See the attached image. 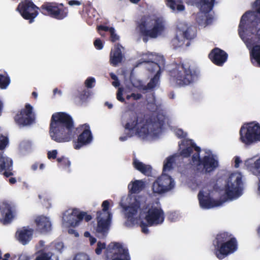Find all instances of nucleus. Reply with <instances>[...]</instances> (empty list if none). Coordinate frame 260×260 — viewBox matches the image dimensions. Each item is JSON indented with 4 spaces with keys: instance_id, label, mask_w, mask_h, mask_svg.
Here are the masks:
<instances>
[{
    "instance_id": "nucleus-1",
    "label": "nucleus",
    "mask_w": 260,
    "mask_h": 260,
    "mask_svg": "<svg viewBox=\"0 0 260 260\" xmlns=\"http://www.w3.org/2000/svg\"><path fill=\"white\" fill-rule=\"evenodd\" d=\"M127 201V204L122 205L127 226L139 224L141 231L147 234L148 226L160 224L164 221L165 214L158 202L146 204L145 197L136 195L128 196Z\"/></svg>"
},
{
    "instance_id": "nucleus-2",
    "label": "nucleus",
    "mask_w": 260,
    "mask_h": 260,
    "mask_svg": "<svg viewBox=\"0 0 260 260\" xmlns=\"http://www.w3.org/2000/svg\"><path fill=\"white\" fill-rule=\"evenodd\" d=\"M77 131L82 133L77 140L73 142L74 148L79 149L90 143L92 140L89 126L84 124L75 129L71 117L67 114L58 112L52 115L50 129V135L52 140L58 143L69 142L74 137Z\"/></svg>"
},
{
    "instance_id": "nucleus-3",
    "label": "nucleus",
    "mask_w": 260,
    "mask_h": 260,
    "mask_svg": "<svg viewBox=\"0 0 260 260\" xmlns=\"http://www.w3.org/2000/svg\"><path fill=\"white\" fill-rule=\"evenodd\" d=\"M221 188V186H220ZM224 194L222 199H217L218 194L216 190L210 191L207 188H203L198 194L200 205L203 209H210L221 206L228 200H235L242 194V175L239 172L229 173L225 179L224 186L221 187Z\"/></svg>"
},
{
    "instance_id": "nucleus-4",
    "label": "nucleus",
    "mask_w": 260,
    "mask_h": 260,
    "mask_svg": "<svg viewBox=\"0 0 260 260\" xmlns=\"http://www.w3.org/2000/svg\"><path fill=\"white\" fill-rule=\"evenodd\" d=\"M166 121V117L161 114L147 119L133 115L123 125L125 135L120 136L119 140L124 142L134 136L145 140L157 138L162 133Z\"/></svg>"
},
{
    "instance_id": "nucleus-5",
    "label": "nucleus",
    "mask_w": 260,
    "mask_h": 260,
    "mask_svg": "<svg viewBox=\"0 0 260 260\" xmlns=\"http://www.w3.org/2000/svg\"><path fill=\"white\" fill-rule=\"evenodd\" d=\"M180 154L184 157L193 153L190 162L193 169L202 174L209 173L218 167L217 155L210 150H201L191 140L184 139L179 144Z\"/></svg>"
},
{
    "instance_id": "nucleus-6",
    "label": "nucleus",
    "mask_w": 260,
    "mask_h": 260,
    "mask_svg": "<svg viewBox=\"0 0 260 260\" xmlns=\"http://www.w3.org/2000/svg\"><path fill=\"white\" fill-rule=\"evenodd\" d=\"M248 14L242 17L239 29V34L246 44L247 47L250 49L251 61L255 65L260 67V45H256L257 40L260 39V36L257 35V29H243V25L245 19Z\"/></svg>"
},
{
    "instance_id": "nucleus-7",
    "label": "nucleus",
    "mask_w": 260,
    "mask_h": 260,
    "mask_svg": "<svg viewBox=\"0 0 260 260\" xmlns=\"http://www.w3.org/2000/svg\"><path fill=\"white\" fill-rule=\"evenodd\" d=\"M139 29L143 35L155 38L164 31L163 19L157 16H148L139 25Z\"/></svg>"
},
{
    "instance_id": "nucleus-8",
    "label": "nucleus",
    "mask_w": 260,
    "mask_h": 260,
    "mask_svg": "<svg viewBox=\"0 0 260 260\" xmlns=\"http://www.w3.org/2000/svg\"><path fill=\"white\" fill-rule=\"evenodd\" d=\"M196 28L189 25L186 21H179L177 25V31L175 38L172 41L173 45L175 47L187 46V40L193 39L196 36Z\"/></svg>"
},
{
    "instance_id": "nucleus-9",
    "label": "nucleus",
    "mask_w": 260,
    "mask_h": 260,
    "mask_svg": "<svg viewBox=\"0 0 260 260\" xmlns=\"http://www.w3.org/2000/svg\"><path fill=\"white\" fill-rule=\"evenodd\" d=\"M171 79L179 85H188L196 79L189 67L183 63L176 64L170 71Z\"/></svg>"
},
{
    "instance_id": "nucleus-10",
    "label": "nucleus",
    "mask_w": 260,
    "mask_h": 260,
    "mask_svg": "<svg viewBox=\"0 0 260 260\" xmlns=\"http://www.w3.org/2000/svg\"><path fill=\"white\" fill-rule=\"evenodd\" d=\"M112 205V201L105 200L102 204V210L97 213V226L95 230L102 237L105 236L109 230L112 216L109 209Z\"/></svg>"
},
{
    "instance_id": "nucleus-11",
    "label": "nucleus",
    "mask_w": 260,
    "mask_h": 260,
    "mask_svg": "<svg viewBox=\"0 0 260 260\" xmlns=\"http://www.w3.org/2000/svg\"><path fill=\"white\" fill-rule=\"evenodd\" d=\"M240 140L244 144L250 145L260 142V124L253 121L243 125L240 129Z\"/></svg>"
},
{
    "instance_id": "nucleus-12",
    "label": "nucleus",
    "mask_w": 260,
    "mask_h": 260,
    "mask_svg": "<svg viewBox=\"0 0 260 260\" xmlns=\"http://www.w3.org/2000/svg\"><path fill=\"white\" fill-rule=\"evenodd\" d=\"M213 2L214 0H196V6L200 9L196 20L201 27H205L212 22Z\"/></svg>"
},
{
    "instance_id": "nucleus-13",
    "label": "nucleus",
    "mask_w": 260,
    "mask_h": 260,
    "mask_svg": "<svg viewBox=\"0 0 260 260\" xmlns=\"http://www.w3.org/2000/svg\"><path fill=\"white\" fill-rule=\"evenodd\" d=\"M156 56L151 53L143 54L142 58L140 59L139 64L142 62L148 63L147 68L149 71L156 72V73L153 78L146 85V92L149 90H152L158 86L159 84L160 67L157 63L155 62Z\"/></svg>"
},
{
    "instance_id": "nucleus-14",
    "label": "nucleus",
    "mask_w": 260,
    "mask_h": 260,
    "mask_svg": "<svg viewBox=\"0 0 260 260\" xmlns=\"http://www.w3.org/2000/svg\"><path fill=\"white\" fill-rule=\"evenodd\" d=\"M106 260H131L128 250L120 243L111 242L105 251Z\"/></svg>"
},
{
    "instance_id": "nucleus-15",
    "label": "nucleus",
    "mask_w": 260,
    "mask_h": 260,
    "mask_svg": "<svg viewBox=\"0 0 260 260\" xmlns=\"http://www.w3.org/2000/svg\"><path fill=\"white\" fill-rule=\"evenodd\" d=\"M91 219V215L84 212H80L77 209H70L66 211L62 216L63 224L66 226L74 227L79 225L82 220L87 222Z\"/></svg>"
},
{
    "instance_id": "nucleus-16",
    "label": "nucleus",
    "mask_w": 260,
    "mask_h": 260,
    "mask_svg": "<svg viewBox=\"0 0 260 260\" xmlns=\"http://www.w3.org/2000/svg\"><path fill=\"white\" fill-rule=\"evenodd\" d=\"M253 8L255 11H250L245 13L242 17L246 14H248L247 17L245 19L244 23L243 25V29H254V32L257 29V35L260 36V19L257 17V14L260 15V0H256L253 5Z\"/></svg>"
},
{
    "instance_id": "nucleus-17",
    "label": "nucleus",
    "mask_w": 260,
    "mask_h": 260,
    "mask_svg": "<svg viewBox=\"0 0 260 260\" xmlns=\"http://www.w3.org/2000/svg\"><path fill=\"white\" fill-rule=\"evenodd\" d=\"M175 186V182L168 174L162 173L153 183L152 190L153 192L161 194L173 189Z\"/></svg>"
},
{
    "instance_id": "nucleus-18",
    "label": "nucleus",
    "mask_w": 260,
    "mask_h": 260,
    "mask_svg": "<svg viewBox=\"0 0 260 260\" xmlns=\"http://www.w3.org/2000/svg\"><path fill=\"white\" fill-rule=\"evenodd\" d=\"M38 7L29 1H25L21 3L17 8V11L24 19L29 20V23H32L38 15Z\"/></svg>"
},
{
    "instance_id": "nucleus-19",
    "label": "nucleus",
    "mask_w": 260,
    "mask_h": 260,
    "mask_svg": "<svg viewBox=\"0 0 260 260\" xmlns=\"http://www.w3.org/2000/svg\"><path fill=\"white\" fill-rule=\"evenodd\" d=\"M32 110V107L28 104H26L25 108L15 116L16 123L20 126H27L34 123L35 116Z\"/></svg>"
},
{
    "instance_id": "nucleus-20",
    "label": "nucleus",
    "mask_w": 260,
    "mask_h": 260,
    "mask_svg": "<svg viewBox=\"0 0 260 260\" xmlns=\"http://www.w3.org/2000/svg\"><path fill=\"white\" fill-rule=\"evenodd\" d=\"M237 249L236 240L235 238H232L220 245H215L214 253L218 258L222 259L227 255L234 253Z\"/></svg>"
},
{
    "instance_id": "nucleus-21",
    "label": "nucleus",
    "mask_w": 260,
    "mask_h": 260,
    "mask_svg": "<svg viewBox=\"0 0 260 260\" xmlns=\"http://www.w3.org/2000/svg\"><path fill=\"white\" fill-rule=\"evenodd\" d=\"M17 216L16 207L8 203L3 202L0 203V220L4 223H9Z\"/></svg>"
},
{
    "instance_id": "nucleus-22",
    "label": "nucleus",
    "mask_w": 260,
    "mask_h": 260,
    "mask_svg": "<svg viewBox=\"0 0 260 260\" xmlns=\"http://www.w3.org/2000/svg\"><path fill=\"white\" fill-rule=\"evenodd\" d=\"M42 9L47 11L48 14L57 19H62L67 16L68 12L66 9L59 8L56 4H50L44 5Z\"/></svg>"
},
{
    "instance_id": "nucleus-23",
    "label": "nucleus",
    "mask_w": 260,
    "mask_h": 260,
    "mask_svg": "<svg viewBox=\"0 0 260 260\" xmlns=\"http://www.w3.org/2000/svg\"><path fill=\"white\" fill-rule=\"evenodd\" d=\"M36 230L42 234H46L51 230V222L49 217L38 215L34 219Z\"/></svg>"
},
{
    "instance_id": "nucleus-24",
    "label": "nucleus",
    "mask_w": 260,
    "mask_h": 260,
    "mask_svg": "<svg viewBox=\"0 0 260 260\" xmlns=\"http://www.w3.org/2000/svg\"><path fill=\"white\" fill-rule=\"evenodd\" d=\"M13 160L3 152L0 153V173L8 177L13 175Z\"/></svg>"
},
{
    "instance_id": "nucleus-25",
    "label": "nucleus",
    "mask_w": 260,
    "mask_h": 260,
    "mask_svg": "<svg viewBox=\"0 0 260 260\" xmlns=\"http://www.w3.org/2000/svg\"><path fill=\"white\" fill-rule=\"evenodd\" d=\"M34 230L29 226H24L17 230L15 237L16 240L23 245L27 244L32 239Z\"/></svg>"
},
{
    "instance_id": "nucleus-26",
    "label": "nucleus",
    "mask_w": 260,
    "mask_h": 260,
    "mask_svg": "<svg viewBox=\"0 0 260 260\" xmlns=\"http://www.w3.org/2000/svg\"><path fill=\"white\" fill-rule=\"evenodd\" d=\"M247 169L254 175L260 176V156L255 155L244 161Z\"/></svg>"
},
{
    "instance_id": "nucleus-27",
    "label": "nucleus",
    "mask_w": 260,
    "mask_h": 260,
    "mask_svg": "<svg viewBox=\"0 0 260 260\" xmlns=\"http://www.w3.org/2000/svg\"><path fill=\"white\" fill-rule=\"evenodd\" d=\"M209 57L214 63L221 66L226 61L228 54L224 51L215 48L211 51L209 54Z\"/></svg>"
},
{
    "instance_id": "nucleus-28",
    "label": "nucleus",
    "mask_w": 260,
    "mask_h": 260,
    "mask_svg": "<svg viewBox=\"0 0 260 260\" xmlns=\"http://www.w3.org/2000/svg\"><path fill=\"white\" fill-rule=\"evenodd\" d=\"M122 57L121 47L119 45L115 46L112 49L110 53V61L111 63L114 66L118 65L121 62Z\"/></svg>"
},
{
    "instance_id": "nucleus-29",
    "label": "nucleus",
    "mask_w": 260,
    "mask_h": 260,
    "mask_svg": "<svg viewBox=\"0 0 260 260\" xmlns=\"http://www.w3.org/2000/svg\"><path fill=\"white\" fill-rule=\"evenodd\" d=\"M179 156L175 154L166 158L164 161L162 173H167L173 170L177 160H179Z\"/></svg>"
},
{
    "instance_id": "nucleus-30",
    "label": "nucleus",
    "mask_w": 260,
    "mask_h": 260,
    "mask_svg": "<svg viewBox=\"0 0 260 260\" xmlns=\"http://www.w3.org/2000/svg\"><path fill=\"white\" fill-rule=\"evenodd\" d=\"M166 5L174 12H181L185 9L183 0H166Z\"/></svg>"
},
{
    "instance_id": "nucleus-31",
    "label": "nucleus",
    "mask_w": 260,
    "mask_h": 260,
    "mask_svg": "<svg viewBox=\"0 0 260 260\" xmlns=\"http://www.w3.org/2000/svg\"><path fill=\"white\" fill-rule=\"evenodd\" d=\"M145 182L143 180H136L131 181L128 185V188L132 193H139L144 189Z\"/></svg>"
},
{
    "instance_id": "nucleus-32",
    "label": "nucleus",
    "mask_w": 260,
    "mask_h": 260,
    "mask_svg": "<svg viewBox=\"0 0 260 260\" xmlns=\"http://www.w3.org/2000/svg\"><path fill=\"white\" fill-rule=\"evenodd\" d=\"M133 166L136 169L146 175L149 176L151 174V167L149 165L143 164L137 159H134Z\"/></svg>"
},
{
    "instance_id": "nucleus-33",
    "label": "nucleus",
    "mask_w": 260,
    "mask_h": 260,
    "mask_svg": "<svg viewBox=\"0 0 260 260\" xmlns=\"http://www.w3.org/2000/svg\"><path fill=\"white\" fill-rule=\"evenodd\" d=\"M233 238L231 237V235L227 233H222L217 235L216 237V243L215 245H219L223 243L230 240V239Z\"/></svg>"
},
{
    "instance_id": "nucleus-34",
    "label": "nucleus",
    "mask_w": 260,
    "mask_h": 260,
    "mask_svg": "<svg viewBox=\"0 0 260 260\" xmlns=\"http://www.w3.org/2000/svg\"><path fill=\"white\" fill-rule=\"evenodd\" d=\"M131 82L134 87L140 91L144 92H146V85L144 84L142 81L137 78H132Z\"/></svg>"
},
{
    "instance_id": "nucleus-35",
    "label": "nucleus",
    "mask_w": 260,
    "mask_h": 260,
    "mask_svg": "<svg viewBox=\"0 0 260 260\" xmlns=\"http://www.w3.org/2000/svg\"><path fill=\"white\" fill-rule=\"evenodd\" d=\"M36 260H58V257L55 254L49 252H43L39 254Z\"/></svg>"
},
{
    "instance_id": "nucleus-36",
    "label": "nucleus",
    "mask_w": 260,
    "mask_h": 260,
    "mask_svg": "<svg viewBox=\"0 0 260 260\" xmlns=\"http://www.w3.org/2000/svg\"><path fill=\"white\" fill-rule=\"evenodd\" d=\"M147 108L152 111H155L158 108V104L153 95L150 99H147Z\"/></svg>"
},
{
    "instance_id": "nucleus-37",
    "label": "nucleus",
    "mask_w": 260,
    "mask_h": 260,
    "mask_svg": "<svg viewBox=\"0 0 260 260\" xmlns=\"http://www.w3.org/2000/svg\"><path fill=\"white\" fill-rule=\"evenodd\" d=\"M10 83V78L6 75L0 74V88L6 89Z\"/></svg>"
},
{
    "instance_id": "nucleus-38",
    "label": "nucleus",
    "mask_w": 260,
    "mask_h": 260,
    "mask_svg": "<svg viewBox=\"0 0 260 260\" xmlns=\"http://www.w3.org/2000/svg\"><path fill=\"white\" fill-rule=\"evenodd\" d=\"M57 161L63 166L64 169H66L68 172H71V162L68 158L64 157H62V158H57Z\"/></svg>"
},
{
    "instance_id": "nucleus-39",
    "label": "nucleus",
    "mask_w": 260,
    "mask_h": 260,
    "mask_svg": "<svg viewBox=\"0 0 260 260\" xmlns=\"http://www.w3.org/2000/svg\"><path fill=\"white\" fill-rule=\"evenodd\" d=\"M32 146V143L30 141L28 140H24L22 141L20 144V147L22 150L28 151Z\"/></svg>"
},
{
    "instance_id": "nucleus-40",
    "label": "nucleus",
    "mask_w": 260,
    "mask_h": 260,
    "mask_svg": "<svg viewBox=\"0 0 260 260\" xmlns=\"http://www.w3.org/2000/svg\"><path fill=\"white\" fill-rule=\"evenodd\" d=\"M127 92L124 90V88L120 87L118 88L117 94V99L121 102H125V99L123 97V94H126Z\"/></svg>"
},
{
    "instance_id": "nucleus-41",
    "label": "nucleus",
    "mask_w": 260,
    "mask_h": 260,
    "mask_svg": "<svg viewBox=\"0 0 260 260\" xmlns=\"http://www.w3.org/2000/svg\"><path fill=\"white\" fill-rule=\"evenodd\" d=\"M142 94L140 93L133 92L130 94H127L126 95V99L127 100H129L131 99H133V100L138 101L142 98Z\"/></svg>"
},
{
    "instance_id": "nucleus-42",
    "label": "nucleus",
    "mask_w": 260,
    "mask_h": 260,
    "mask_svg": "<svg viewBox=\"0 0 260 260\" xmlns=\"http://www.w3.org/2000/svg\"><path fill=\"white\" fill-rule=\"evenodd\" d=\"M8 144V140L7 137L0 134V150L5 148Z\"/></svg>"
},
{
    "instance_id": "nucleus-43",
    "label": "nucleus",
    "mask_w": 260,
    "mask_h": 260,
    "mask_svg": "<svg viewBox=\"0 0 260 260\" xmlns=\"http://www.w3.org/2000/svg\"><path fill=\"white\" fill-rule=\"evenodd\" d=\"M95 80L93 77H88L85 81V85L86 87L89 88H91L94 86Z\"/></svg>"
},
{
    "instance_id": "nucleus-44",
    "label": "nucleus",
    "mask_w": 260,
    "mask_h": 260,
    "mask_svg": "<svg viewBox=\"0 0 260 260\" xmlns=\"http://www.w3.org/2000/svg\"><path fill=\"white\" fill-rule=\"evenodd\" d=\"M74 260H90L88 255L84 253H80L77 254Z\"/></svg>"
},
{
    "instance_id": "nucleus-45",
    "label": "nucleus",
    "mask_w": 260,
    "mask_h": 260,
    "mask_svg": "<svg viewBox=\"0 0 260 260\" xmlns=\"http://www.w3.org/2000/svg\"><path fill=\"white\" fill-rule=\"evenodd\" d=\"M16 253H7L3 256L2 255V252L0 250V259L2 260H12L13 256H15Z\"/></svg>"
},
{
    "instance_id": "nucleus-46",
    "label": "nucleus",
    "mask_w": 260,
    "mask_h": 260,
    "mask_svg": "<svg viewBox=\"0 0 260 260\" xmlns=\"http://www.w3.org/2000/svg\"><path fill=\"white\" fill-rule=\"evenodd\" d=\"M106 248V244L105 243L101 242H98L97 247L95 249V252L96 254L99 255L102 253V250Z\"/></svg>"
},
{
    "instance_id": "nucleus-47",
    "label": "nucleus",
    "mask_w": 260,
    "mask_h": 260,
    "mask_svg": "<svg viewBox=\"0 0 260 260\" xmlns=\"http://www.w3.org/2000/svg\"><path fill=\"white\" fill-rule=\"evenodd\" d=\"M28 256L24 253H16L12 260H28Z\"/></svg>"
},
{
    "instance_id": "nucleus-48",
    "label": "nucleus",
    "mask_w": 260,
    "mask_h": 260,
    "mask_svg": "<svg viewBox=\"0 0 260 260\" xmlns=\"http://www.w3.org/2000/svg\"><path fill=\"white\" fill-rule=\"evenodd\" d=\"M98 32L102 36H104V34H103L102 31H109L110 32V29L111 27H109L106 26L100 25L97 27Z\"/></svg>"
},
{
    "instance_id": "nucleus-49",
    "label": "nucleus",
    "mask_w": 260,
    "mask_h": 260,
    "mask_svg": "<svg viewBox=\"0 0 260 260\" xmlns=\"http://www.w3.org/2000/svg\"><path fill=\"white\" fill-rule=\"evenodd\" d=\"M110 34L111 41L115 42L119 39V36L115 33V29L113 27H111Z\"/></svg>"
},
{
    "instance_id": "nucleus-50",
    "label": "nucleus",
    "mask_w": 260,
    "mask_h": 260,
    "mask_svg": "<svg viewBox=\"0 0 260 260\" xmlns=\"http://www.w3.org/2000/svg\"><path fill=\"white\" fill-rule=\"evenodd\" d=\"M234 167L236 168H238L240 165L242 163V161L241 158L238 156H236L233 158Z\"/></svg>"
},
{
    "instance_id": "nucleus-51",
    "label": "nucleus",
    "mask_w": 260,
    "mask_h": 260,
    "mask_svg": "<svg viewBox=\"0 0 260 260\" xmlns=\"http://www.w3.org/2000/svg\"><path fill=\"white\" fill-rule=\"evenodd\" d=\"M175 133L179 138H183L186 136V133L184 132L182 129L180 128L175 129Z\"/></svg>"
},
{
    "instance_id": "nucleus-52",
    "label": "nucleus",
    "mask_w": 260,
    "mask_h": 260,
    "mask_svg": "<svg viewBox=\"0 0 260 260\" xmlns=\"http://www.w3.org/2000/svg\"><path fill=\"white\" fill-rule=\"evenodd\" d=\"M57 154V151L56 150H53L52 151H49L48 152V157L49 159H54L56 158Z\"/></svg>"
},
{
    "instance_id": "nucleus-53",
    "label": "nucleus",
    "mask_w": 260,
    "mask_h": 260,
    "mask_svg": "<svg viewBox=\"0 0 260 260\" xmlns=\"http://www.w3.org/2000/svg\"><path fill=\"white\" fill-rule=\"evenodd\" d=\"M94 45L96 49L99 50L102 49L103 47L102 41L99 39L95 40Z\"/></svg>"
},
{
    "instance_id": "nucleus-54",
    "label": "nucleus",
    "mask_w": 260,
    "mask_h": 260,
    "mask_svg": "<svg viewBox=\"0 0 260 260\" xmlns=\"http://www.w3.org/2000/svg\"><path fill=\"white\" fill-rule=\"evenodd\" d=\"M69 5L70 6H74V5H77L79 6L81 5V3L79 1H75V0H72L69 2Z\"/></svg>"
},
{
    "instance_id": "nucleus-55",
    "label": "nucleus",
    "mask_w": 260,
    "mask_h": 260,
    "mask_svg": "<svg viewBox=\"0 0 260 260\" xmlns=\"http://www.w3.org/2000/svg\"><path fill=\"white\" fill-rule=\"evenodd\" d=\"M68 233L69 234L74 235L75 237L79 236V234L73 229H69Z\"/></svg>"
},
{
    "instance_id": "nucleus-56",
    "label": "nucleus",
    "mask_w": 260,
    "mask_h": 260,
    "mask_svg": "<svg viewBox=\"0 0 260 260\" xmlns=\"http://www.w3.org/2000/svg\"><path fill=\"white\" fill-rule=\"evenodd\" d=\"M63 247V245L62 242H58L55 245L56 249L58 251L61 250Z\"/></svg>"
},
{
    "instance_id": "nucleus-57",
    "label": "nucleus",
    "mask_w": 260,
    "mask_h": 260,
    "mask_svg": "<svg viewBox=\"0 0 260 260\" xmlns=\"http://www.w3.org/2000/svg\"><path fill=\"white\" fill-rule=\"evenodd\" d=\"M89 240L90 244L91 245L94 244L96 241V239L92 236L90 237V238Z\"/></svg>"
},
{
    "instance_id": "nucleus-58",
    "label": "nucleus",
    "mask_w": 260,
    "mask_h": 260,
    "mask_svg": "<svg viewBox=\"0 0 260 260\" xmlns=\"http://www.w3.org/2000/svg\"><path fill=\"white\" fill-rule=\"evenodd\" d=\"M9 182L11 184H14L16 182V180L15 178L11 177L9 179Z\"/></svg>"
},
{
    "instance_id": "nucleus-59",
    "label": "nucleus",
    "mask_w": 260,
    "mask_h": 260,
    "mask_svg": "<svg viewBox=\"0 0 260 260\" xmlns=\"http://www.w3.org/2000/svg\"><path fill=\"white\" fill-rule=\"evenodd\" d=\"M112 85L115 86V87H117L119 85V83L117 80H114L113 82H112Z\"/></svg>"
},
{
    "instance_id": "nucleus-60",
    "label": "nucleus",
    "mask_w": 260,
    "mask_h": 260,
    "mask_svg": "<svg viewBox=\"0 0 260 260\" xmlns=\"http://www.w3.org/2000/svg\"><path fill=\"white\" fill-rule=\"evenodd\" d=\"M110 76H111V78L114 80H118L117 77L113 73L110 74Z\"/></svg>"
},
{
    "instance_id": "nucleus-61",
    "label": "nucleus",
    "mask_w": 260,
    "mask_h": 260,
    "mask_svg": "<svg viewBox=\"0 0 260 260\" xmlns=\"http://www.w3.org/2000/svg\"><path fill=\"white\" fill-rule=\"evenodd\" d=\"M39 245L41 247V249H40V250H42V249L43 248L44 246V242L43 241H40L39 242Z\"/></svg>"
},
{
    "instance_id": "nucleus-62",
    "label": "nucleus",
    "mask_w": 260,
    "mask_h": 260,
    "mask_svg": "<svg viewBox=\"0 0 260 260\" xmlns=\"http://www.w3.org/2000/svg\"><path fill=\"white\" fill-rule=\"evenodd\" d=\"M105 105H107L109 109H111L113 107V105L108 102H106Z\"/></svg>"
},
{
    "instance_id": "nucleus-63",
    "label": "nucleus",
    "mask_w": 260,
    "mask_h": 260,
    "mask_svg": "<svg viewBox=\"0 0 260 260\" xmlns=\"http://www.w3.org/2000/svg\"><path fill=\"white\" fill-rule=\"evenodd\" d=\"M84 236L86 237H89L90 238V237H91L90 236V233L88 232H86L84 233Z\"/></svg>"
},
{
    "instance_id": "nucleus-64",
    "label": "nucleus",
    "mask_w": 260,
    "mask_h": 260,
    "mask_svg": "<svg viewBox=\"0 0 260 260\" xmlns=\"http://www.w3.org/2000/svg\"><path fill=\"white\" fill-rule=\"evenodd\" d=\"M258 192L260 194V180L258 184Z\"/></svg>"
}]
</instances>
